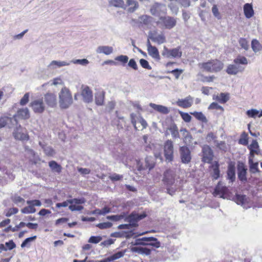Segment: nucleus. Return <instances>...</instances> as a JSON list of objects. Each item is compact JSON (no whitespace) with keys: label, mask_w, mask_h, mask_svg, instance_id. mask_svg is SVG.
<instances>
[{"label":"nucleus","mask_w":262,"mask_h":262,"mask_svg":"<svg viewBox=\"0 0 262 262\" xmlns=\"http://www.w3.org/2000/svg\"><path fill=\"white\" fill-rule=\"evenodd\" d=\"M59 105L61 109L69 108L73 103L72 95L70 90L63 86L58 93Z\"/></svg>","instance_id":"obj_1"},{"label":"nucleus","mask_w":262,"mask_h":262,"mask_svg":"<svg viewBox=\"0 0 262 262\" xmlns=\"http://www.w3.org/2000/svg\"><path fill=\"white\" fill-rule=\"evenodd\" d=\"M223 63L217 59L211 60L199 64L200 68L210 72H219L223 68Z\"/></svg>","instance_id":"obj_2"},{"label":"nucleus","mask_w":262,"mask_h":262,"mask_svg":"<svg viewBox=\"0 0 262 262\" xmlns=\"http://www.w3.org/2000/svg\"><path fill=\"white\" fill-rule=\"evenodd\" d=\"M146 216L145 213H142L138 214L137 213H132L127 218V221L129 222L128 224H121L118 226V228L119 229H129L132 226H136L137 225L136 223L143 219Z\"/></svg>","instance_id":"obj_3"},{"label":"nucleus","mask_w":262,"mask_h":262,"mask_svg":"<svg viewBox=\"0 0 262 262\" xmlns=\"http://www.w3.org/2000/svg\"><path fill=\"white\" fill-rule=\"evenodd\" d=\"M130 118L132 123L136 130H143L147 127V122L139 114L132 113Z\"/></svg>","instance_id":"obj_4"},{"label":"nucleus","mask_w":262,"mask_h":262,"mask_svg":"<svg viewBox=\"0 0 262 262\" xmlns=\"http://www.w3.org/2000/svg\"><path fill=\"white\" fill-rule=\"evenodd\" d=\"M162 54L163 56L167 58H179L182 56V51L180 47L168 49L164 46Z\"/></svg>","instance_id":"obj_5"},{"label":"nucleus","mask_w":262,"mask_h":262,"mask_svg":"<svg viewBox=\"0 0 262 262\" xmlns=\"http://www.w3.org/2000/svg\"><path fill=\"white\" fill-rule=\"evenodd\" d=\"M234 201L237 204L241 205L245 209L255 207L253 204V202L245 195L237 194L234 198Z\"/></svg>","instance_id":"obj_6"},{"label":"nucleus","mask_w":262,"mask_h":262,"mask_svg":"<svg viewBox=\"0 0 262 262\" xmlns=\"http://www.w3.org/2000/svg\"><path fill=\"white\" fill-rule=\"evenodd\" d=\"M28 205V206L24 207L21 210V212L24 214L34 213L36 210L34 208L35 206H40L41 205V202L38 200H28L26 202Z\"/></svg>","instance_id":"obj_7"},{"label":"nucleus","mask_w":262,"mask_h":262,"mask_svg":"<svg viewBox=\"0 0 262 262\" xmlns=\"http://www.w3.org/2000/svg\"><path fill=\"white\" fill-rule=\"evenodd\" d=\"M213 195L215 196H219L224 199H228L229 198L227 187L224 186L221 182H219L216 186Z\"/></svg>","instance_id":"obj_8"},{"label":"nucleus","mask_w":262,"mask_h":262,"mask_svg":"<svg viewBox=\"0 0 262 262\" xmlns=\"http://www.w3.org/2000/svg\"><path fill=\"white\" fill-rule=\"evenodd\" d=\"M164 152L166 160L171 161L173 160V145L170 140H167L164 144Z\"/></svg>","instance_id":"obj_9"},{"label":"nucleus","mask_w":262,"mask_h":262,"mask_svg":"<svg viewBox=\"0 0 262 262\" xmlns=\"http://www.w3.org/2000/svg\"><path fill=\"white\" fill-rule=\"evenodd\" d=\"M30 106L35 113L41 114L45 110V104L42 98L37 99L31 102Z\"/></svg>","instance_id":"obj_10"},{"label":"nucleus","mask_w":262,"mask_h":262,"mask_svg":"<svg viewBox=\"0 0 262 262\" xmlns=\"http://www.w3.org/2000/svg\"><path fill=\"white\" fill-rule=\"evenodd\" d=\"M180 154L181 161L184 164L189 163L191 160V152L186 146L180 147Z\"/></svg>","instance_id":"obj_11"},{"label":"nucleus","mask_w":262,"mask_h":262,"mask_svg":"<svg viewBox=\"0 0 262 262\" xmlns=\"http://www.w3.org/2000/svg\"><path fill=\"white\" fill-rule=\"evenodd\" d=\"M213 157V153L211 148L205 145L202 147V161L204 162L210 163Z\"/></svg>","instance_id":"obj_12"},{"label":"nucleus","mask_w":262,"mask_h":262,"mask_svg":"<svg viewBox=\"0 0 262 262\" xmlns=\"http://www.w3.org/2000/svg\"><path fill=\"white\" fill-rule=\"evenodd\" d=\"M176 19L169 16L160 17V20L158 21V24H163L167 29H171L176 25Z\"/></svg>","instance_id":"obj_13"},{"label":"nucleus","mask_w":262,"mask_h":262,"mask_svg":"<svg viewBox=\"0 0 262 262\" xmlns=\"http://www.w3.org/2000/svg\"><path fill=\"white\" fill-rule=\"evenodd\" d=\"M162 181L167 186L172 185L175 181L174 172L171 169L167 170L164 173Z\"/></svg>","instance_id":"obj_14"},{"label":"nucleus","mask_w":262,"mask_h":262,"mask_svg":"<svg viewBox=\"0 0 262 262\" xmlns=\"http://www.w3.org/2000/svg\"><path fill=\"white\" fill-rule=\"evenodd\" d=\"M148 39H151L152 41L158 45H161L166 42V37L163 33L158 34L157 32H150L148 34Z\"/></svg>","instance_id":"obj_15"},{"label":"nucleus","mask_w":262,"mask_h":262,"mask_svg":"<svg viewBox=\"0 0 262 262\" xmlns=\"http://www.w3.org/2000/svg\"><path fill=\"white\" fill-rule=\"evenodd\" d=\"M14 137L19 140H28L29 139V136L27 131L23 128L20 126L17 127L13 132Z\"/></svg>","instance_id":"obj_16"},{"label":"nucleus","mask_w":262,"mask_h":262,"mask_svg":"<svg viewBox=\"0 0 262 262\" xmlns=\"http://www.w3.org/2000/svg\"><path fill=\"white\" fill-rule=\"evenodd\" d=\"M13 121L16 123L17 118L20 119H27L30 117V112L28 108H21L18 110L16 114L13 116Z\"/></svg>","instance_id":"obj_17"},{"label":"nucleus","mask_w":262,"mask_h":262,"mask_svg":"<svg viewBox=\"0 0 262 262\" xmlns=\"http://www.w3.org/2000/svg\"><path fill=\"white\" fill-rule=\"evenodd\" d=\"M46 103L51 107H54L57 105V97L54 93H48L44 95Z\"/></svg>","instance_id":"obj_18"},{"label":"nucleus","mask_w":262,"mask_h":262,"mask_svg":"<svg viewBox=\"0 0 262 262\" xmlns=\"http://www.w3.org/2000/svg\"><path fill=\"white\" fill-rule=\"evenodd\" d=\"M81 95L84 102L89 103L93 100L92 91L88 86H82Z\"/></svg>","instance_id":"obj_19"},{"label":"nucleus","mask_w":262,"mask_h":262,"mask_svg":"<svg viewBox=\"0 0 262 262\" xmlns=\"http://www.w3.org/2000/svg\"><path fill=\"white\" fill-rule=\"evenodd\" d=\"M70 64V62L66 61L61 60H52L48 65L47 68L50 71H54L58 68L62 67L68 66Z\"/></svg>","instance_id":"obj_20"},{"label":"nucleus","mask_w":262,"mask_h":262,"mask_svg":"<svg viewBox=\"0 0 262 262\" xmlns=\"http://www.w3.org/2000/svg\"><path fill=\"white\" fill-rule=\"evenodd\" d=\"M193 101V98L191 96H188L184 99H178L176 104L179 106L183 108H188L192 105Z\"/></svg>","instance_id":"obj_21"},{"label":"nucleus","mask_w":262,"mask_h":262,"mask_svg":"<svg viewBox=\"0 0 262 262\" xmlns=\"http://www.w3.org/2000/svg\"><path fill=\"white\" fill-rule=\"evenodd\" d=\"M147 50L149 56L156 59H160V55L158 49L152 46L149 39L147 41Z\"/></svg>","instance_id":"obj_22"},{"label":"nucleus","mask_w":262,"mask_h":262,"mask_svg":"<svg viewBox=\"0 0 262 262\" xmlns=\"http://www.w3.org/2000/svg\"><path fill=\"white\" fill-rule=\"evenodd\" d=\"M250 150V155L249 158H254V155H258L260 152L259 146L258 142L256 140H253L251 143L248 146Z\"/></svg>","instance_id":"obj_23"},{"label":"nucleus","mask_w":262,"mask_h":262,"mask_svg":"<svg viewBox=\"0 0 262 262\" xmlns=\"http://www.w3.org/2000/svg\"><path fill=\"white\" fill-rule=\"evenodd\" d=\"M151 13L153 15H160L161 13L165 14L166 11L165 5L159 4H155L150 9Z\"/></svg>","instance_id":"obj_24"},{"label":"nucleus","mask_w":262,"mask_h":262,"mask_svg":"<svg viewBox=\"0 0 262 262\" xmlns=\"http://www.w3.org/2000/svg\"><path fill=\"white\" fill-rule=\"evenodd\" d=\"M244 68L237 64H229L226 69V72L230 75H236L239 72H242Z\"/></svg>","instance_id":"obj_25"},{"label":"nucleus","mask_w":262,"mask_h":262,"mask_svg":"<svg viewBox=\"0 0 262 262\" xmlns=\"http://www.w3.org/2000/svg\"><path fill=\"white\" fill-rule=\"evenodd\" d=\"M77 201H80V202H77L76 203H70V205L69 208L72 211H80L83 209V207L80 204H84L85 202V200L84 198L80 199H73Z\"/></svg>","instance_id":"obj_26"},{"label":"nucleus","mask_w":262,"mask_h":262,"mask_svg":"<svg viewBox=\"0 0 262 262\" xmlns=\"http://www.w3.org/2000/svg\"><path fill=\"white\" fill-rule=\"evenodd\" d=\"M243 11L244 15L246 18H251L254 15V11L251 4H245L243 6Z\"/></svg>","instance_id":"obj_27"},{"label":"nucleus","mask_w":262,"mask_h":262,"mask_svg":"<svg viewBox=\"0 0 262 262\" xmlns=\"http://www.w3.org/2000/svg\"><path fill=\"white\" fill-rule=\"evenodd\" d=\"M149 106L154 109L155 111L163 114H167L169 113L170 110L167 107L160 105L156 104L153 103H150Z\"/></svg>","instance_id":"obj_28"},{"label":"nucleus","mask_w":262,"mask_h":262,"mask_svg":"<svg viewBox=\"0 0 262 262\" xmlns=\"http://www.w3.org/2000/svg\"><path fill=\"white\" fill-rule=\"evenodd\" d=\"M98 54H104L106 55H109L114 52V49L111 46H99L96 50Z\"/></svg>","instance_id":"obj_29"},{"label":"nucleus","mask_w":262,"mask_h":262,"mask_svg":"<svg viewBox=\"0 0 262 262\" xmlns=\"http://www.w3.org/2000/svg\"><path fill=\"white\" fill-rule=\"evenodd\" d=\"M229 94L228 93H221L220 94L213 95L212 98L221 103H225L229 100Z\"/></svg>","instance_id":"obj_30"},{"label":"nucleus","mask_w":262,"mask_h":262,"mask_svg":"<svg viewBox=\"0 0 262 262\" xmlns=\"http://www.w3.org/2000/svg\"><path fill=\"white\" fill-rule=\"evenodd\" d=\"M128 7L127 11L133 13L139 7L138 3L135 0H126L125 8Z\"/></svg>","instance_id":"obj_31"},{"label":"nucleus","mask_w":262,"mask_h":262,"mask_svg":"<svg viewBox=\"0 0 262 262\" xmlns=\"http://www.w3.org/2000/svg\"><path fill=\"white\" fill-rule=\"evenodd\" d=\"M246 114L249 118L254 119H255L256 117L260 118L262 117V110L259 111L255 108L250 109L246 111Z\"/></svg>","instance_id":"obj_32"},{"label":"nucleus","mask_w":262,"mask_h":262,"mask_svg":"<svg viewBox=\"0 0 262 262\" xmlns=\"http://www.w3.org/2000/svg\"><path fill=\"white\" fill-rule=\"evenodd\" d=\"M13 119L8 117H2L0 118V128L8 126V127H11L12 122Z\"/></svg>","instance_id":"obj_33"},{"label":"nucleus","mask_w":262,"mask_h":262,"mask_svg":"<svg viewBox=\"0 0 262 262\" xmlns=\"http://www.w3.org/2000/svg\"><path fill=\"white\" fill-rule=\"evenodd\" d=\"M212 171L211 173L213 179L216 180L220 177V171L219 170V164L217 162H214L211 165Z\"/></svg>","instance_id":"obj_34"},{"label":"nucleus","mask_w":262,"mask_h":262,"mask_svg":"<svg viewBox=\"0 0 262 262\" xmlns=\"http://www.w3.org/2000/svg\"><path fill=\"white\" fill-rule=\"evenodd\" d=\"M180 133L183 137L184 142L186 144L189 145L192 138L189 133L185 128L181 129Z\"/></svg>","instance_id":"obj_35"},{"label":"nucleus","mask_w":262,"mask_h":262,"mask_svg":"<svg viewBox=\"0 0 262 262\" xmlns=\"http://www.w3.org/2000/svg\"><path fill=\"white\" fill-rule=\"evenodd\" d=\"M110 7H115L125 9V4L123 0H110L108 1Z\"/></svg>","instance_id":"obj_36"},{"label":"nucleus","mask_w":262,"mask_h":262,"mask_svg":"<svg viewBox=\"0 0 262 262\" xmlns=\"http://www.w3.org/2000/svg\"><path fill=\"white\" fill-rule=\"evenodd\" d=\"M131 250L133 252L145 255H149L151 252L149 249L141 247H134L132 248Z\"/></svg>","instance_id":"obj_37"},{"label":"nucleus","mask_w":262,"mask_h":262,"mask_svg":"<svg viewBox=\"0 0 262 262\" xmlns=\"http://www.w3.org/2000/svg\"><path fill=\"white\" fill-rule=\"evenodd\" d=\"M154 237H143L142 238H138L135 240V245H148V242L153 240Z\"/></svg>","instance_id":"obj_38"},{"label":"nucleus","mask_w":262,"mask_h":262,"mask_svg":"<svg viewBox=\"0 0 262 262\" xmlns=\"http://www.w3.org/2000/svg\"><path fill=\"white\" fill-rule=\"evenodd\" d=\"M251 48L254 53H257L262 50V45L256 39H253L251 41Z\"/></svg>","instance_id":"obj_39"},{"label":"nucleus","mask_w":262,"mask_h":262,"mask_svg":"<svg viewBox=\"0 0 262 262\" xmlns=\"http://www.w3.org/2000/svg\"><path fill=\"white\" fill-rule=\"evenodd\" d=\"M235 167L233 165L230 164L228 166L227 170V178L230 180L231 182L234 181L235 179Z\"/></svg>","instance_id":"obj_40"},{"label":"nucleus","mask_w":262,"mask_h":262,"mask_svg":"<svg viewBox=\"0 0 262 262\" xmlns=\"http://www.w3.org/2000/svg\"><path fill=\"white\" fill-rule=\"evenodd\" d=\"M168 130L170 132L173 138L176 139L180 138L178 128L176 124H172L170 125L168 127Z\"/></svg>","instance_id":"obj_41"},{"label":"nucleus","mask_w":262,"mask_h":262,"mask_svg":"<svg viewBox=\"0 0 262 262\" xmlns=\"http://www.w3.org/2000/svg\"><path fill=\"white\" fill-rule=\"evenodd\" d=\"M104 94L102 91H100L95 94V102L97 105H101L103 103Z\"/></svg>","instance_id":"obj_42"},{"label":"nucleus","mask_w":262,"mask_h":262,"mask_svg":"<svg viewBox=\"0 0 262 262\" xmlns=\"http://www.w3.org/2000/svg\"><path fill=\"white\" fill-rule=\"evenodd\" d=\"M246 170L243 165L238 167V177L241 181L246 180Z\"/></svg>","instance_id":"obj_43"},{"label":"nucleus","mask_w":262,"mask_h":262,"mask_svg":"<svg viewBox=\"0 0 262 262\" xmlns=\"http://www.w3.org/2000/svg\"><path fill=\"white\" fill-rule=\"evenodd\" d=\"M253 158H249V164L250 165V170L252 173H256L258 171L257 162L253 161Z\"/></svg>","instance_id":"obj_44"},{"label":"nucleus","mask_w":262,"mask_h":262,"mask_svg":"<svg viewBox=\"0 0 262 262\" xmlns=\"http://www.w3.org/2000/svg\"><path fill=\"white\" fill-rule=\"evenodd\" d=\"M191 114L196 119L203 122L206 123L207 122L206 117L202 112H191Z\"/></svg>","instance_id":"obj_45"},{"label":"nucleus","mask_w":262,"mask_h":262,"mask_svg":"<svg viewBox=\"0 0 262 262\" xmlns=\"http://www.w3.org/2000/svg\"><path fill=\"white\" fill-rule=\"evenodd\" d=\"M49 166L52 170L58 173L60 172L61 167L60 165L58 164L56 162L52 161L49 163Z\"/></svg>","instance_id":"obj_46"},{"label":"nucleus","mask_w":262,"mask_h":262,"mask_svg":"<svg viewBox=\"0 0 262 262\" xmlns=\"http://www.w3.org/2000/svg\"><path fill=\"white\" fill-rule=\"evenodd\" d=\"M71 63H73L74 64H80L83 66H86L89 63V61L86 59H73L70 62Z\"/></svg>","instance_id":"obj_47"},{"label":"nucleus","mask_w":262,"mask_h":262,"mask_svg":"<svg viewBox=\"0 0 262 262\" xmlns=\"http://www.w3.org/2000/svg\"><path fill=\"white\" fill-rule=\"evenodd\" d=\"M77 202H80V201H77L76 200H68L62 203H58L56 204L57 208L66 207H67L70 203H76Z\"/></svg>","instance_id":"obj_48"},{"label":"nucleus","mask_w":262,"mask_h":262,"mask_svg":"<svg viewBox=\"0 0 262 262\" xmlns=\"http://www.w3.org/2000/svg\"><path fill=\"white\" fill-rule=\"evenodd\" d=\"M178 0H173L169 4V7L173 13L177 14L178 12Z\"/></svg>","instance_id":"obj_49"},{"label":"nucleus","mask_w":262,"mask_h":262,"mask_svg":"<svg viewBox=\"0 0 262 262\" xmlns=\"http://www.w3.org/2000/svg\"><path fill=\"white\" fill-rule=\"evenodd\" d=\"M234 62L237 64H247L248 60L244 56H238L237 58L234 59Z\"/></svg>","instance_id":"obj_50"},{"label":"nucleus","mask_w":262,"mask_h":262,"mask_svg":"<svg viewBox=\"0 0 262 262\" xmlns=\"http://www.w3.org/2000/svg\"><path fill=\"white\" fill-rule=\"evenodd\" d=\"M126 252V250L118 252L113 255L109 256L111 261L118 259L121 257H122Z\"/></svg>","instance_id":"obj_51"},{"label":"nucleus","mask_w":262,"mask_h":262,"mask_svg":"<svg viewBox=\"0 0 262 262\" xmlns=\"http://www.w3.org/2000/svg\"><path fill=\"white\" fill-rule=\"evenodd\" d=\"M212 12L213 16L217 19H221L222 18L221 14L219 11V9L216 5H213L212 8Z\"/></svg>","instance_id":"obj_52"},{"label":"nucleus","mask_w":262,"mask_h":262,"mask_svg":"<svg viewBox=\"0 0 262 262\" xmlns=\"http://www.w3.org/2000/svg\"><path fill=\"white\" fill-rule=\"evenodd\" d=\"M239 143L244 145H247L248 144V137L247 134L243 133L242 134Z\"/></svg>","instance_id":"obj_53"},{"label":"nucleus","mask_w":262,"mask_h":262,"mask_svg":"<svg viewBox=\"0 0 262 262\" xmlns=\"http://www.w3.org/2000/svg\"><path fill=\"white\" fill-rule=\"evenodd\" d=\"M102 238L100 236H92L90 237L88 242L92 244H98L101 242Z\"/></svg>","instance_id":"obj_54"},{"label":"nucleus","mask_w":262,"mask_h":262,"mask_svg":"<svg viewBox=\"0 0 262 262\" xmlns=\"http://www.w3.org/2000/svg\"><path fill=\"white\" fill-rule=\"evenodd\" d=\"M125 217V214H121V215H108L106 216V219L108 220L118 221Z\"/></svg>","instance_id":"obj_55"},{"label":"nucleus","mask_w":262,"mask_h":262,"mask_svg":"<svg viewBox=\"0 0 262 262\" xmlns=\"http://www.w3.org/2000/svg\"><path fill=\"white\" fill-rule=\"evenodd\" d=\"M145 161L146 163V167L147 168H149V169H151L154 167V162H153L151 157H146Z\"/></svg>","instance_id":"obj_56"},{"label":"nucleus","mask_w":262,"mask_h":262,"mask_svg":"<svg viewBox=\"0 0 262 262\" xmlns=\"http://www.w3.org/2000/svg\"><path fill=\"white\" fill-rule=\"evenodd\" d=\"M63 84V82L62 79L60 77H56L54 78L51 81V85H62Z\"/></svg>","instance_id":"obj_57"},{"label":"nucleus","mask_w":262,"mask_h":262,"mask_svg":"<svg viewBox=\"0 0 262 262\" xmlns=\"http://www.w3.org/2000/svg\"><path fill=\"white\" fill-rule=\"evenodd\" d=\"M96 226L101 229H107L112 226V224L111 222H104L99 223L96 225Z\"/></svg>","instance_id":"obj_58"},{"label":"nucleus","mask_w":262,"mask_h":262,"mask_svg":"<svg viewBox=\"0 0 262 262\" xmlns=\"http://www.w3.org/2000/svg\"><path fill=\"white\" fill-rule=\"evenodd\" d=\"M13 201L15 204L18 205L19 204L23 205L25 202V200L19 196H14L13 198Z\"/></svg>","instance_id":"obj_59"},{"label":"nucleus","mask_w":262,"mask_h":262,"mask_svg":"<svg viewBox=\"0 0 262 262\" xmlns=\"http://www.w3.org/2000/svg\"><path fill=\"white\" fill-rule=\"evenodd\" d=\"M115 60L120 61L123 63H126L128 60V57L126 55H120L118 56L115 58Z\"/></svg>","instance_id":"obj_60"},{"label":"nucleus","mask_w":262,"mask_h":262,"mask_svg":"<svg viewBox=\"0 0 262 262\" xmlns=\"http://www.w3.org/2000/svg\"><path fill=\"white\" fill-rule=\"evenodd\" d=\"M180 114L181 115V117L185 122H189L191 121V117L188 113L180 112Z\"/></svg>","instance_id":"obj_61"},{"label":"nucleus","mask_w":262,"mask_h":262,"mask_svg":"<svg viewBox=\"0 0 262 262\" xmlns=\"http://www.w3.org/2000/svg\"><path fill=\"white\" fill-rule=\"evenodd\" d=\"M216 136L213 133H209L206 137V141L208 142H211L213 141L214 143H216Z\"/></svg>","instance_id":"obj_62"},{"label":"nucleus","mask_w":262,"mask_h":262,"mask_svg":"<svg viewBox=\"0 0 262 262\" xmlns=\"http://www.w3.org/2000/svg\"><path fill=\"white\" fill-rule=\"evenodd\" d=\"M29 94L28 93H26L23 98L20 100V104L21 105H26L29 101Z\"/></svg>","instance_id":"obj_63"},{"label":"nucleus","mask_w":262,"mask_h":262,"mask_svg":"<svg viewBox=\"0 0 262 262\" xmlns=\"http://www.w3.org/2000/svg\"><path fill=\"white\" fill-rule=\"evenodd\" d=\"M18 211V209L16 208H11L9 209L6 213V216L8 217H10L13 214H15L17 213Z\"/></svg>","instance_id":"obj_64"}]
</instances>
